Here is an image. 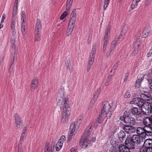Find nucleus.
<instances>
[{"label": "nucleus", "instance_id": "obj_63", "mask_svg": "<svg viewBox=\"0 0 152 152\" xmlns=\"http://www.w3.org/2000/svg\"><path fill=\"white\" fill-rule=\"evenodd\" d=\"M93 63L88 62V65L92 66Z\"/></svg>", "mask_w": 152, "mask_h": 152}, {"label": "nucleus", "instance_id": "obj_33", "mask_svg": "<svg viewBox=\"0 0 152 152\" xmlns=\"http://www.w3.org/2000/svg\"><path fill=\"white\" fill-rule=\"evenodd\" d=\"M114 49H115V48L110 46L109 50L106 53V56L108 57L111 56L113 54L112 51Z\"/></svg>", "mask_w": 152, "mask_h": 152}, {"label": "nucleus", "instance_id": "obj_15", "mask_svg": "<svg viewBox=\"0 0 152 152\" xmlns=\"http://www.w3.org/2000/svg\"><path fill=\"white\" fill-rule=\"evenodd\" d=\"M38 79L36 78H34L32 80L30 85L31 91H34L37 87L38 83Z\"/></svg>", "mask_w": 152, "mask_h": 152}, {"label": "nucleus", "instance_id": "obj_57", "mask_svg": "<svg viewBox=\"0 0 152 152\" xmlns=\"http://www.w3.org/2000/svg\"><path fill=\"white\" fill-rule=\"evenodd\" d=\"M94 58H93L89 57V60H88V62H91V63H93L94 61Z\"/></svg>", "mask_w": 152, "mask_h": 152}, {"label": "nucleus", "instance_id": "obj_7", "mask_svg": "<svg viewBox=\"0 0 152 152\" xmlns=\"http://www.w3.org/2000/svg\"><path fill=\"white\" fill-rule=\"evenodd\" d=\"M21 20L22 23L21 24V31L23 35H25L26 34L25 27L26 26V18L25 12L24 11H22L21 13Z\"/></svg>", "mask_w": 152, "mask_h": 152}, {"label": "nucleus", "instance_id": "obj_32", "mask_svg": "<svg viewBox=\"0 0 152 152\" xmlns=\"http://www.w3.org/2000/svg\"><path fill=\"white\" fill-rule=\"evenodd\" d=\"M150 33V30L147 28H145L142 33V36L143 37L145 38L147 37Z\"/></svg>", "mask_w": 152, "mask_h": 152}, {"label": "nucleus", "instance_id": "obj_54", "mask_svg": "<svg viewBox=\"0 0 152 152\" xmlns=\"http://www.w3.org/2000/svg\"><path fill=\"white\" fill-rule=\"evenodd\" d=\"M18 152H23V148L21 144L18 145Z\"/></svg>", "mask_w": 152, "mask_h": 152}, {"label": "nucleus", "instance_id": "obj_16", "mask_svg": "<svg viewBox=\"0 0 152 152\" xmlns=\"http://www.w3.org/2000/svg\"><path fill=\"white\" fill-rule=\"evenodd\" d=\"M147 148H149V150H152V139H147L144 141L143 144Z\"/></svg>", "mask_w": 152, "mask_h": 152}, {"label": "nucleus", "instance_id": "obj_55", "mask_svg": "<svg viewBox=\"0 0 152 152\" xmlns=\"http://www.w3.org/2000/svg\"><path fill=\"white\" fill-rule=\"evenodd\" d=\"M129 76V73L128 72H127L125 74V78L124 80V82H126V81L128 80V77Z\"/></svg>", "mask_w": 152, "mask_h": 152}, {"label": "nucleus", "instance_id": "obj_64", "mask_svg": "<svg viewBox=\"0 0 152 152\" xmlns=\"http://www.w3.org/2000/svg\"><path fill=\"white\" fill-rule=\"evenodd\" d=\"M92 140L93 141H96V138L95 137H93L92 138Z\"/></svg>", "mask_w": 152, "mask_h": 152}, {"label": "nucleus", "instance_id": "obj_31", "mask_svg": "<svg viewBox=\"0 0 152 152\" xmlns=\"http://www.w3.org/2000/svg\"><path fill=\"white\" fill-rule=\"evenodd\" d=\"M17 21V19L12 18L11 24V27L12 30L14 31L15 29L16 22Z\"/></svg>", "mask_w": 152, "mask_h": 152}, {"label": "nucleus", "instance_id": "obj_40", "mask_svg": "<svg viewBox=\"0 0 152 152\" xmlns=\"http://www.w3.org/2000/svg\"><path fill=\"white\" fill-rule=\"evenodd\" d=\"M11 45L12 49L14 50V55H15V51L16 50V44H15V41L14 40L11 41Z\"/></svg>", "mask_w": 152, "mask_h": 152}, {"label": "nucleus", "instance_id": "obj_19", "mask_svg": "<svg viewBox=\"0 0 152 152\" xmlns=\"http://www.w3.org/2000/svg\"><path fill=\"white\" fill-rule=\"evenodd\" d=\"M129 149L123 144H121L119 146V152H130Z\"/></svg>", "mask_w": 152, "mask_h": 152}, {"label": "nucleus", "instance_id": "obj_42", "mask_svg": "<svg viewBox=\"0 0 152 152\" xmlns=\"http://www.w3.org/2000/svg\"><path fill=\"white\" fill-rule=\"evenodd\" d=\"M118 62H118L115 64V65L113 66L112 69V70H111L110 72H113V74L115 73V71L118 67Z\"/></svg>", "mask_w": 152, "mask_h": 152}, {"label": "nucleus", "instance_id": "obj_18", "mask_svg": "<svg viewBox=\"0 0 152 152\" xmlns=\"http://www.w3.org/2000/svg\"><path fill=\"white\" fill-rule=\"evenodd\" d=\"M127 121L125 123L128 124L130 125H134L135 124L136 122L135 118L132 117H129V115L127 116Z\"/></svg>", "mask_w": 152, "mask_h": 152}, {"label": "nucleus", "instance_id": "obj_2", "mask_svg": "<svg viewBox=\"0 0 152 152\" xmlns=\"http://www.w3.org/2000/svg\"><path fill=\"white\" fill-rule=\"evenodd\" d=\"M151 114L145 117L142 120L143 127H138L137 130L138 134L143 138L147 136H152V110Z\"/></svg>", "mask_w": 152, "mask_h": 152}, {"label": "nucleus", "instance_id": "obj_11", "mask_svg": "<svg viewBox=\"0 0 152 152\" xmlns=\"http://www.w3.org/2000/svg\"><path fill=\"white\" fill-rule=\"evenodd\" d=\"M130 103L131 104H134L137 105L140 107L142 106L143 104V102L140 99L138 98H134L133 100L130 102Z\"/></svg>", "mask_w": 152, "mask_h": 152}, {"label": "nucleus", "instance_id": "obj_17", "mask_svg": "<svg viewBox=\"0 0 152 152\" xmlns=\"http://www.w3.org/2000/svg\"><path fill=\"white\" fill-rule=\"evenodd\" d=\"M122 34L120 36L117 38H116L114 40H113L110 46L113 47L115 48L116 46L122 40L123 37H121L120 36H122Z\"/></svg>", "mask_w": 152, "mask_h": 152}, {"label": "nucleus", "instance_id": "obj_36", "mask_svg": "<svg viewBox=\"0 0 152 152\" xmlns=\"http://www.w3.org/2000/svg\"><path fill=\"white\" fill-rule=\"evenodd\" d=\"M149 148H147L143 145L140 149V152H151L150 151Z\"/></svg>", "mask_w": 152, "mask_h": 152}, {"label": "nucleus", "instance_id": "obj_9", "mask_svg": "<svg viewBox=\"0 0 152 152\" xmlns=\"http://www.w3.org/2000/svg\"><path fill=\"white\" fill-rule=\"evenodd\" d=\"M144 93H142L140 95L141 99L143 102H152V98L149 96V93L148 91H144Z\"/></svg>", "mask_w": 152, "mask_h": 152}, {"label": "nucleus", "instance_id": "obj_44", "mask_svg": "<svg viewBox=\"0 0 152 152\" xmlns=\"http://www.w3.org/2000/svg\"><path fill=\"white\" fill-rule=\"evenodd\" d=\"M68 13L66 11L64 12L61 15L60 19L63 20L67 15Z\"/></svg>", "mask_w": 152, "mask_h": 152}, {"label": "nucleus", "instance_id": "obj_58", "mask_svg": "<svg viewBox=\"0 0 152 152\" xmlns=\"http://www.w3.org/2000/svg\"><path fill=\"white\" fill-rule=\"evenodd\" d=\"M108 41L104 40V42L103 44V46H107V44L108 43Z\"/></svg>", "mask_w": 152, "mask_h": 152}, {"label": "nucleus", "instance_id": "obj_37", "mask_svg": "<svg viewBox=\"0 0 152 152\" xmlns=\"http://www.w3.org/2000/svg\"><path fill=\"white\" fill-rule=\"evenodd\" d=\"M63 144H62L61 142H60L58 141L56 145V151H59L61 148Z\"/></svg>", "mask_w": 152, "mask_h": 152}, {"label": "nucleus", "instance_id": "obj_30", "mask_svg": "<svg viewBox=\"0 0 152 152\" xmlns=\"http://www.w3.org/2000/svg\"><path fill=\"white\" fill-rule=\"evenodd\" d=\"M140 0H133L131 5V7L132 10L136 8L137 6L138 2Z\"/></svg>", "mask_w": 152, "mask_h": 152}, {"label": "nucleus", "instance_id": "obj_56", "mask_svg": "<svg viewBox=\"0 0 152 152\" xmlns=\"http://www.w3.org/2000/svg\"><path fill=\"white\" fill-rule=\"evenodd\" d=\"M18 3V0H15L14 7H15V9H16V10H17Z\"/></svg>", "mask_w": 152, "mask_h": 152}, {"label": "nucleus", "instance_id": "obj_45", "mask_svg": "<svg viewBox=\"0 0 152 152\" xmlns=\"http://www.w3.org/2000/svg\"><path fill=\"white\" fill-rule=\"evenodd\" d=\"M66 140V137L64 135H62L60 139L58 141L60 142H61L63 144L64 142Z\"/></svg>", "mask_w": 152, "mask_h": 152}, {"label": "nucleus", "instance_id": "obj_24", "mask_svg": "<svg viewBox=\"0 0 152 152\" xmlns=\"http://www.w3.org/2000/svg\"><path fill=\"white\" fill-rule=\"evenodd\" d=\"M78 127V125L75 122H73L70 125V129L71 130V131L75 132V131L77 130Z\"/></svg>", "mask_w": 152, "mask_h": 152}, {"label": "nucleus", "instance_id": "obj_27", "mask_svg": "<svg viewBox=\"0 0 152 152\" xmlns=\"http://www.w3.org/2000/svg\"><path fill=\"white\" fill-rule=\"evenodd\" d=\"M14 118L15 123H22L23 122L21 119L18 113H16L15 114Z\"/></svg>", "mask_w": 152, "mask_h": 152}, {"label": "nucleus", "instance_id": "obj_25", "mask_svg": "<svg viewBox=\"0 0 152 152\" xmlns=\"http://www.w3.org/2000/svg\"><path fill=\"white\" fill-rule=\"evenodd\" d=\"M75 24L70 25V23L69 22V26L68 27L67 30L66 32V35L68 36L72 33L73 30V28Z\"/></svg>", "mask_w": 152, "mask_h": 152}, {"label": "nucleus", "instance_id": "obj_48", "mask_svg": "<svg viewBox=\"0 0 152 152\" xmlns=\"http://www.w3.org/2000/svg\"><path fill=\"white\" fill-rule=\"evenodd\" d=\"M15 10V8H14L13 9V11L12 12V18H14L15 19H17V17H16V12L17 10H16V9H15V10Z\"/></svg>", "mask_w": 152, "mask_h": 152}, {"label": "nucleus", "instance_id": "obj_51", "mask_svg": "<svg viewBox=\"0 0 152 152\" xmlns=\"http://www.w3.org/2000/svg\"><path fill=\"white\" fill-rule=\"evenodd\" d=\"M65 64L66 66L68 68H69V69H70V67L71 66V64H70V61L69 60H67L66 61H65Z\"/></svg>", "mask_w": 152, "mask_h": 152}, {"label": "nucleus", "instance_id": "obj_20", "mask_svg": "<svg viewBox=\"0 0 152 152\" xmlns=\"http://www.w3.org/2000/svg\"><path fill=\"white\" fill-rule=\"evenodd\" d=\"M110 26L109 25L107 26L105 30L104 40L108 41L109 38L110 34Z\"/></svg>", "mask_w": 152, "mask_h": 152}, {"label": "nucleus", "instance_id": "obj_50", "mask_svg": "<svg viewBox=\"0 0 152 152\" xmlns=\"http://www.w3.org/2000/svg\"><path fill=\"white\" fill-rule=\"evenodd\" d=\"M82 120V117H80L78 118L77 121V124L78 125V126L80 125V124L81 123Z\"/></svg>", "mask_w": 152, "mask_h": 152}, {"label": "nucleus", "instance_id": "obj_34", "mask_svg": "<svg viewBox=\"0 0 152 152\" xmlns=\"http://www.w3.org/2000/svg\"><path fill=\"white\" fill-rule=\"evenodd\" d=\"M112 75L109 74L107 78L106 82L105 83V85L107 86L110 83L112 80Z\"/></svg>", "mask_w": 152, "mask_h": 152}, {"label": "nucleus", "instance_id": "obj_39", "mask_svg": "<svg viewBox=\"0 0 152 152\" xmlns=\"http://www.w3.org/2000/svg\"><path fill=\"white\" fill-rule=\"evenodd\" d=\"M50 144L48 142H47L45 148L44 152H50Z\"/></svg>", "mask_w": 152, "mask_h": 152}, {"label": "nucleus", "instance_id": "obj_38", "mask_svg": "<svg viewBox=\"0 0 152 152\" xmlns=\"http://www.w3.org/2000/svg\"><path fill=\"white\" fill-rule=\"evenodd\" d=\"M72 1H71L70 0H67L66 9V10L67 11H69V9L72 5Z\"/></svg>", "mask_w": 152, "mask_h": 152}, {"label": "nucleus", "instance_id": "obj_26", "mask_svg": "<svg viewBox=\"0 0 152 152\" xmlns=\"http://www.w3.org/2000/svg\"><path fill=\"white\" fill-rule=\"evenodd\" d=\"M124 116H121L120 118V119L121 121H124V122L125 123L127 121V116L130 114V113L129 111H126L124 112Z\"/></svg>", "mask_w": 152, "mask_h": 152}, {"label": "nucleus", "instance_id": "obj_52", "mask_svg": "<svg viewBox=\"0 0 152 152\" xmlns=\"http://www.w3.org/2000/svg\"><path fill=\"white\" fill-rule=\"evenodd\" d=\"M6 17V15L5 14H3L1 21V23H2L4 22V20L5 19Z\"/></svg>", "mask_w": 152, "mask_h": 152}, {"label": "nucleus", "instance_id": "obj_46", "mask_svg": "<svg viewBox=\"0 0 152 152\" xmlns=\"http://www.w3.org/2000/svg\"><path fill=\"white\" fill-rule=\"evenodd\" d=\"M131 96L130 93L129 92L126 91L124 94V97L125 98H128L130 97Z\"/></svg>", "mask_w": 152, "mask_h": 152}, {"label": "nucleus", "instance_id": "obj_41", "mask_svg": "<svg viewBox=\"0 0 152 152\" xmlns=\"http://www.w3.org/2000/svg\"><path fill=\"white\" fill-rule=\"evenodd\" d=\"M75 132L70 131L68 136V142H69L72 140V138L73 137L74 134H75Z\"/></svg>", "mask_w": 152, "mask_h": 152}, {"label": "nucleus", "instance_id": "obj_10", "mask_svg": "<svg viewBox=\"0 0 152 152\" xmlns=\"http://www.w3.org/2000/svg\"><path fill=\"white\" fill-rule=\"evenodd\" d=\"M125 143L126 147L130 149H134L135 146H137L135 144L133 143L132 141L129 138L126 139L125 141Z\"/></svg>", "mask_w": 152, "mask_h": 152}, {"label": "nucleus", "instance_id": "obj_12", "mask_svg": "<svg viewBox=\"0 0 152 152\" xmlns=\"http://www.w3.org/2000/svg\"><path fill=\"white\" fill-rule=\"evenodd\" d=\"M76 11L75 9H74L71 14L70 19L69 22L70 25L75 24V22L76 19Z\"/></svg>", "mask_w": 152, "mask_h": 152}, {"label": "nucleus", "instance_id": "obj_60", "mask_svg": "<svg viewBox=\"0 0 152 152\" xmlns=\"http://www.w3.org/2000/svg\"><path fill=\"white\" fill-rule=\"evenodd\" d=\"M92 66H89V65H87V72H88L91 68Z\"/></svg>", "mask_w": 152, "mask_h": 152}, {"label": "nucleus", "instance_id": "obj_35", "mask_svg": "<svg viewBox=\"0 0 152 152\" xmlns=\"http://www.w3.org/2000/svg\"><path fill=\"white\" fill-rule=\"evenodd\" d=\"M40 31H35V41H38L40 40Z\"/></svg>", "mask_w": 152, "mask_h": 152}, {"label": "nucleus", "instance_id": "obj_5", "mask_svg": "<svg viewBox=\"0 0 152 152\" xmlns=\"http://www.w3.org/2000/svg\"><path fill=\"white\" fill-rule=\"evenodd\" d=\"M152 102H143V104L141 107L142 111L143 114L149 115L151 114L152 112Z\"/></svg>", "mask_w": 152, "mask_h": 152}, {"label": "nucleus", "instance_id": "obj_21", "mask_svg": "<svg viewBox=\"0 0 152 152\" xmlns=\"http://www.w3.org/2000/svg\"><path fill=\"white\" fill-rule=\"evenodd\" d=\"M96 44H94L92 47L90 55V57L94 59L95 55L96 52Z\"/></svg>", "mask_w": 152, "mask_h": 152}, {"label": "nucleus", "instance_id": "obj_49", "mask_svg": "<svg viewBox=\"0 0 152 152\" xmlns=\"http://www.w3.org/2000/svg\"><path fill=\"white\" fill-rule=\"evenodd\" d=\"M148 81L149 87L152 89V80L151 79H148Z\"/></svg>", "mask_w": 152, "mask_h": 152}, {"label": "nucleus", "instance_id": "obj_23", "mask_svg": "<svg viewBox=\"0 0 152 152\" xmlns=\"http://www.w3.org/2000/svg\"><path fill=\"white\" fill-rule=\"evenodd\" d=\"M144 79V76H140L138 79L136 80L134 86L136 88H138L140 86L141 82Z\"/></svg>", "mask_w": 152, "mask_h": 152}, {"label": "nucleus", "instance_id": "obj_59", "mask_svg": "<svg viewBox=\"0 0 152 152\" xmlns=\"http://www.w3.org/2000/svg\"><path fill=\"white\" fill-rule=\"evenodd\" d=\"M4 58L3 56H2V57L0 58V64H1L2 62L4 61Z\"/></svg>", "mask_w": 152, "mask_h": 152}, {"label": "nucleus", "instance_id": "obj_53", "mask_svg": "<svg viewBox=\"0 0 152 152\" xmlns=\"http://www.w3.org/2000/svg\"><path fill=\"white\" fill-rule=\"evenodd\" d=\"M22 124L20 123H15L17 128L20 129L22 127Z\"/></svg>", "mask_w": 152, "mask_h": 152}, {"label": "nucleus", "instance_id": "obj_4", "mask_svg": "<svg viewBox=\"0 0 152 152\" xmlns=\"http://www.w3.org/2000/svg\"><path fill=\"white\" fill-rule=\"evenodd\" d=\"M92 127L91 124L89 125L81 137L79 145L82 148H86L88 146V144L90 143L91 141L88 140V138L92 131Z\"/></svg>", "mask_w": 152, "mask_h": 152}, {"label": "nucleus", "instance_id": "obj_29", "mask_svg": "<svg viewBox=\"0 0 152 152\" xmlns=\"http://www.w3.org/2000/svg\"><path fill=\"white\" fill-rule=\"evenodd\" d=\"M27 130V128L26 127H25L23 130L22 133L21 134V137L20 138V140L21 141H23V140L25 138L26 136V131Z\"/></svg>", "mask_w": 152, "mask_h": 152}, {"label": "nucleus", "instance_id": "obj_22", "mask_svg": "<svg viewBox=\"0 0 152 152\" xmlns=\"http://www.w3.org/2000/svg\"><path fill=\"white\" fill-rule=\"evenodd\" d=\"M40 20L39 19H37L35 27V31H40L42 28Z\"/></svg>", "mask_w": 152, "mask_h": 152}, {"label": "nucleus", "instance_id": "obj_14", "mask_svg": "<svg viewBox=\"0 0 152 152\" xmlns=\"http://www.w3.org/2000/svg\"><path fill=\"white\" fill-rule=\"evenodd\" d=\"M123 129L126 132L129 134L133 133L135 131V129L134 127L129 125L124 126Z\"/></svg>", "mask_w": 152, "mask_h": 152}, {"label": "nucleus", "instance_id": "obj_47", "mask_svg": "<svg viewBox=\"0 0 152 152\" xmlns=\"http://www.w3.org/2000/svg\"><path fill=\"white\" fill-rule=\"evenodd\" d=\"M55 143L53 141L51 142V144L50 146V152H53L54 147Z\"/></svg>", "mask_w": 152, "mask_h": 152}, {"label": "nucleus", "instance_id": "obj_43", "mask_svg": "<svg viewBox=\"0 0 152 152\" xmlns=\"http://www.w3.org/2000/svg\"><path fill=\"white\" fill-rule=\"evenodd\" d=\"M110 1V0H104V4L103 7L104 10H105L107 8Z\"/></svg>", "mask_w": 152, "mask_h": 152}, {"label": "nucleus", "instance_id": "obj_1", "mask_svg": "<svg viewBox=\"0 0 152 152\" xmlns=\"http://www.w3.org/2000/svg\"><path fill=\"white\" fill-rule=\"evenodd\" d=\"M57 100L58 105L63 110L61 122L67 123L70 114V109L68 105V97L64 96V91L62 89H60L58 91Z\"/></svg>", "mask_w": 152, "mask_h": 152}, {"label": "nucleus", "instance_id": "obj_13", "mask_svg": "<svg viewBox=\"0 0 152 152\" xmlns=\"http://www.w3.org/2000/svg\"><path fill=\"white\" fill-rule=\"evenodd\" d=\"M140 108L133 107L131 110L132 114L135 116H137L140 115L142 112L141 108Z\"/></svg>", "mask_w": 152, "mask_h": 152}, {"label": "nucleus", "instance_id": "obj_61", "mask_svg": "<svg viewBox=\"0 0 152 152\" xmlns=\"http://www.w3.org/2000/svg\"><path fill=\"white\" fill-rule=\"evenodd\" d=\"M106 48L107 46H103L102 50L103 52H105L106 49Z\"/></svg>", "mask_w": 152, "mask_h": 152}, {"label": "nucleus", "instance_id": "obj_8", "mask_svg": "<svg viewBox=\"0 0 152 152\" xmlns=\"http://www.w3.org/2000/svg\"><path fill=\"white\" fill-rule=\"evenodd\" d=\"M140 36H136L133 43V47L134 50L132 54L135 55L138 52V48L140 44Z\"/></svg>", "mask_w": 152, "mask_h": 152}, {"label": "nucleus", "instance_id": "obj_3", "mask_svg": "<svg viewBox=\"0 0 152 152\" xmlns=\"http://www.w3.org/2000/svg\"><path fill=\"white\" fill-rule=\"evenodd\" d=\"M102 107L100 115L97 118L98 121L99 123H102L106 117L107 119L110 118L112 111L114 110L113 107H111L109 103L107 101L103 102Z\"/></svg>", "mask_w": 152, "mask_h": 152}, {"label": "nucleus", "instance_id": "obj_6", "mask_svg": "<svg viewBox=\"0 0 152 152\" xmlns=\"http://www.w3.org/2000/svg\"><path fill=\"white\" fill-rule=\"evenodd\" d=\"M137 128L136 130V132L137 135L134 134L133 135L132 137H130L129 138L131 139L133 143H134L135 145H137L139 144H140L141 142H142L143 141V140L147 138L148 137H150V136H146V138H143L141 137L140 136V135L138 134L137 130Z\"/></svg>", "mask_w": 152, "mask_h": 152}, {"label": "nucleus", "instance_id": "obj_62", "mask_svg": "<svg viewBox=\"0 0 152 152\" xmlns=\"http://www.w3.org/2000/svg\"><path fill=\"white\" fill-rule=\"evenodd\" d=\"M71 152H76L75 149L73 148L70 149Z\"/></svg>", "mask_w": 152, "mask_h": 152}, {"label": "nucleus", "instance_id": "obj_28", "mask_svg": "<svg viewBox=\"0 0 152 152\" xmlns=\"http://www.w3.org/2000/svg\"><path fill=\"white\" fill-rule=\"evenodd\" d=\"M119 139L120 140H122L123 139L125 138L126 135L125 133L123 131H120L118 134Z\"/></svg>", "mask_w": 152, "mask_h": 152}]
</instances>
